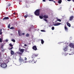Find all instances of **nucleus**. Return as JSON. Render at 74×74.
I'll return each mask as SVG.
<instances>
[{"label": "nucleus", "instance_id": "f257e3e1", "mask_svg": "<svg viewBox=\"0 0 74 74\" xmlns=\"http://www.w3.org/2000/svg\"><path fill=\"white\" fill-rule=\"evenodd\" d=\"M38 56V54H34L32 56V60L31 61V63L34 64V63H36L37 62V60H34V58Z\"/></svg>", "mask_w": 74, "mask_h": 74}, {"label": "nucleus", "instance_id": "f03ea898", "mask_svg": "<svg viewBox=\"0 0 74 74\" xmlns=\"http://www.w3.org/2000/svg\"><path fill=\"white\" fill-rule=\"evenodd\" d=\"M0 66L1 67H2V68H4L5 69L6 68L7 66V64H5V63H2L1 62H0Z\"/></svg>", "mask_w": 74, "mask_h": 74}, {"label": "nucleus", "instance_id": "7ed1b4c3", "mask_svg": "<svg viewBox=\"0 0 74 74\" xmlns=\"http://www.w3.org/2000/svg\"><path fill=\"white\" fill-rule=\"evenodd\" d=\"M34 14L36 16H39L40 15V9L36 10L34 12Z\"/></svg>", "mask_w": 74, "mask_h": 74}, {"label": "nucleus", "instance_id": "20e7f679", "mask_svg": "<svg viewBox=\"0 0 74 74\" xmlns=\"http://www.w3.org/2000/svg\"><path fill=\"white\" fill-rule=\"evenodd\" d=\"M19 62H23V63H27V62L26 61H25L24 60L22 59L21 58L19 59Z\"/></svg>", "mask_w": 74, "mask_h": 74}, {"label": "nucleus", "instance_id": "39448f33", "mask_svg": "<svg viewBox=\"0 0 74 74\" xmlns=\"http://www.w3.org/2000/svg\"><path fill=\"white\" fill-rule=\"evenodd\" d=\"M69 46L71 48H74V44L73 43H71L69 44Z\"/></svg>", "mask_w": 74, "mask_h": 74}, {"label": "nucleus", "instance_id": "423d86ee", "mask_svg": "<svg viewBox=\"0 0 74 74\" xmlns=\"http://www.w3.org/2000/svg\"><path fill=\"white\" fill-rule=\"evenodd\" d=\"M18 33L19 36H22V32H21L20 30H18Z\"/></svg>", "mask_w": 74, "mask_h": 74}, {"label": "nucleus", "instance_id": "0eeeda50", "mask_svg": "<svg viewBox=\"0 0 74 74\" xmlns=\"http://www.w3.org/2000/svg\"><path fill=\"white\" fill-rule=\"evenodd\" d=\"M68 49V46H66V47H64L63 49V50L64 51V52H66V51H67Z\"/></svg>", "mask_w": 74, "mask_h": 74}, {"label": "nucleus", "instance_id": "6e6552de", "mask_svg": "<svg viewBox=\"0 0 74 74\" xmlns=\"http://www.w3.org/2000/svg\"><path fill=\"white\" fill-rule=\"evenodd\" d=\"M73 18H74V16H70L69 18V21H73Z\"/></svg>", "mask_w": 74, "mask_h": 74}, {"label": "nucleus", "instance_id": "1a4fd4ad", "mask_svg": "<svg viewBox=\"0 0 74 74\" xmlns=\"http://www.w3.org/2000/svg\"><path fill=\"white\" fill-rule=\"evenodd\" d=\"M32 49H34V51H37V48L36 45L33 46Z\"/></svg>", "mask_w": 74, "mask_h": 74}, {"label": "nucleus", "instance_id": "9d476101", "mask_svg": "<svg viewBox=\"0 0 74 74\" xmlns=\"http://www.w3.org/2000/svg\"><path fill=\"white\" fill-rule=\"evenodd\" d=\"M61 24L59 23H55L54 24V26H59Z\"/></svg>", "mask_w": 74, "mask_h": 74}, {"label": "nucleus", "instance_id": "9b49d317", "mask_svg": "<svg viewBox=\"0 0 74 74\" xmlns=\"http://www.w3.org/2000/svg\"><path fill=\"white\" fill-rule=\"evenodd\" d=\"M43 17L45 19H47V18H48V16L47 15H45L43 16Z\"/></svg>", "mask_w": 74, "mask_h": 74}, {"label": "nucleus", "instance_id": "f8f14e48", "mask_svg": "<svg viewBox=\"0 0 74 74\" xmlns=\"http://www.w3.org/2000/svg\"><path fill=\"white\" fill-rule=\"evenodd\" d=\"M9 19V17H5L3 18V20L4 21V20H6V19Z\"/></svg>", "mask_w": 74, "mask_h": 74}, {"label": "nucleus", "instance_id": "ddd939ff", "mask_svg": "<svg viewBox=\"0 0 74 74\" xmlns=\"http://www.w3.org/2000/svg\"><path fill=\"white\" fill-rule=\"evenodd\" d=\"M66 25L69 27H71V25H70V23H69V22H67L66 23Z\"/></svg>", "mask_w": 74, "mask_h": 74}, {"label": "nucleus", "instance_id": "4468645a", "mask_svg": "<svg viewBox=\"0 0 74 74\" xmlns=\"http://www.w3.org/2000/svg\"><path fill=\"white\" fill-rule=\"evenodd\" d=\"M64 29H65V31H66V32H67V31H68V30H69L68 29V28H67V27H66V26H65Z\"/></svg>", "mask_w": 74, "mask_h": 74}, {"label": "nucleus", "instance_id": "2eb2a0df", "mask_svg": "<svg viewBox=\"0 0 74 74\" xmlns=\"http://www.w3.org/2000/svg\"><path fill=\"white\" fill-rule=\"evenodd\" d=\"M20 51L21 52H22V53H23V52H24V49H20Z\"/></svg>", "mask_w": 74, "mask_h": 74}, {"label": "nucleus", "instance_id": "dca6fc26", "mask_svg": "<svg viewBox=\"0 0 74 74\" xmlns=\"http://www.w3.org/2000/svg\"><path fill=\"white\" fill-rule=\"evenodd\" d=\"M29 16V15L28 14H26L24 16V17L25 18H27V17H28Z\"/></svg>", "mask_w": 74, "mask_h": 74}, {"label": "nucleus", "instance_id": "f3484780", "mask_svg": "<svg viewBox=\"0 0 74 74\" xmlns=\"http://www.w3.org/2000/svg\"><path fill=\"white\" fill-rule=\"evenodd\" d=\"M41 44H43L44 43V40L42 39H41Z\"/></svg>", "mask_w": 74, "mask_h": 74}, {"label": "nucleus", "instance_id": "a211bd4d", "mask_svg": "<svg viewBox=\"0 0 74 74\" xmlns=\"http://www.w3.org/2000/svg\"><path fill=\"white\" fill-rule=\"evenodd\" d=\"M11 54L12 55H14V51L12 50H11Z\"/></svg>", "mask_w": 74, "mask_h": 74}, {"label": "nucleus", "instance_id": "6ab92c4d", "mask_svg": "<svg viewBox=\"0 0 74 74\" xmlns=\"http://www.w3.org/2000/svg\"><path fill=\"white\" fill-rule=\"evenodd\" d=\"M16 53H17V54H18L19 55H22V53H21L20 52H17Z\"/></svg>", "mask_w": 74, "mask_h": 74}, {"label": "nucleus", "instance_id": "aec40b11", "mask_svg": "<svg viewBox=\"0 0 74 74\" xmlns=\"http://www.w3.org/2000/svg\"><path fill=\"white\" fill-rule=\"evenodd\" d=\"M62 0H60L58 1V3H59V4H61V3H62Z\"/></svg>", "mask_w": 74, "mask_h": 74}, {"label": "nucleus", "instance_id": "412c9836", "mask_svg": "<svg viewBox=\"0 0 74 74\" xmlns=\"http://www.w3.org/2000/svg\"><path fill=\"white\" fill-rule=\"evenodd\" d=\"M10 29H15V28H14V27H12L10 28Z\"/></svg>", "mask_w": 74, "mask_h": 74}, {"label": "nucleus", "instance_id": "4be33fe9", "mask_svg": "<svg viewBox=\"0 0 74 74\" xmlns=\"http://www.w3.org/2000/svg\"><path fill=\"white\" fill-rule=\"evenodd\" d=\"M57 18V21H59V22H61V20H60V19H59L58 18Z\"/></svg>", "mask_w": 74, "mask_h": 74}, {"label": "nucleus", "instance_id": "5701e85b", "mask_svg": "<svg viewBox=\"0 0 74 74\" xmlns=\"http://www.w3.org/2000/svg\"><path fill=\"white\" fill-rule=\"evenodd\" d=\"M39 18L40 19H43V16H39Z\"/></svg>", "mask_w": 74, "mask_h": 74}, {"label": "nucleus", "instance_id": "b1692460", "mask_svg": "<svg viewBox=\"0 0 74 74\" xmlns=\"http://www.w3.org/2000/svg\"><path fill=\"white\" fill-rule=\"evenodd\" d=\"M31 29L32 28L30 27V28H29L28 29V31H29V32H31Z\"/></svg>", "mask_w": 74, "mask_h": 74}, {"label": "nucleus", "instance_id": "393cba45", "mask_svg": "<svg viewBox=\"0 0 74 74\" xmlns=\"http://www.w3.org/2000/svg\"><path fill=\"white\" fill-rule=\"evenodd\" d=\"M29 34H27L26 35V37H29Z\"/></svg>", "mask_w": 74, "mask_h": 74}, {"label": "nucleus", "instance_id": "a878e982", "mask_svg": "<svg viewBox=\"0 0 74 74\" xmlns=\"http://www.w3.org/2000/svg\"><path fill=\"white\" fill-rule=\"evenodd\" d=\"M12 41H13V42H15V40L14 39H12L11 40Z\"/></svg>", "mask_w": 74, "mask_h": 74}, {"label": "nucleus", "instance_id": "bb28decb", "mask_svg": "<svg viewBox=\"0 0 74 74\" xmlns=\"http://www.w3.org/2000/svg\"><path fill=\"white\" fill-rule=\"evenodd\" d=\"M4 47V45H1V49H3V47Z\"/></svg>", "mask_w": 74, "mask_h": 74}, {"label": "nucleus", "instance_id": "cd10ccee", "mask_svg": "<svg viewBox=\"0 0 74 74\" xmlns=\"http://www.w3.org/2000/svg\"><path fill=\"white\" fill-rule=\"evenodd\" d=\"M51 29L53 30H54V29H55V27H52L51 28Z\"/></svg>", "mask_w": 74, "mask_h": 74}, {"label": "nucleus", "instance_id": "c85d7f7f", "mask_svg": "<svg viewBox=\"0 0 74 74\" xmlns=\"http://www.w3.org/2000/svg\"><path fill=\"white\" fill-rule=\"evenodd\" d=\"M8 28H10V24H8Z\"/></svg>", "mask_w": 74, "mask_h": 74}, {"label": "nucleus", "instance_id": "c756f323", "mask_svg": "<svg viewBox=\"0 0 74 74\" xmlns=\"http://www.w3.org/2000/svg\"><path fill=\"white\" fill-rule=\"evenodd\" d=\"M31 29H33V28H34V26L33 25H31L30 26V27Z\"/></svg>", "mask_w": 74, "mask_h": 74}, {"label": "nucleus", "instance_id": "7c9ffc66", "mask_svg": "<svg viewBox=\"0 0 74 74\" xmlns=\"http://www.w3.org/2000/svg\"><path fill=\"white\" fill-rule=\"evenodd\" d=\"M11 4L10 3H9V4H8V5L7 6L8 7H10V6H11Z\"/></svg>", "mask_w": 74, "mask_h": 74}, {"label": "nucleus", "instance_id": "2f4dec72", "mask_svg": "<svg viewBox=\"0 0 74 74\" xmlns=\"http://www.w3.org/2000/svg\"><path fill=\"white\" fill-rule=\"evenodd\" d=\"M43 20L45 21V22H47L48 21V20L47 19H46L45 18H44Z\"/></svg>", "mask_w": 74, "mask_h": 74}, {"label": "nucleus", "instance_id": "473e14b6", "mask_svg": "<svg viewBox=\"0 0 74 74\" xmlns=\"http://www.w3.org/2000/svg\"><path fill=\"white\" fill-rule=\"evenodd\" d=\"M3 61V59L2 58H0V62H2Z\"/></svg>", "mask_w": 74, "mask_h": 74}, {"label": "nucleus", "instance_id": "72a5a7b5", "mask_svg": "<svg viewBox=\"0 0 74 74\" xmlns=\"http://www.w3.org/2000/svg\"><path fill=\"white\" fill-rule=\"evenodd\" d=\"M0 42H2V39L1 38H0Z\"/></svg>", "mask_w": 74, "mask_h": 74}, {"label": "nucleus", "instance_id": "f704fd0d", "mask_svg": "<svg viewBox=\"0 0 74 74\" xmlns=\"http://www.w3.org/2000/svg\"><path fill=\"white\" fill-rule=\"evenodd\" d=\"M9 45L11 47H12V46H13L12 45V44H11V43L9 44Z\"/></svg>", "mask_w": 74, "mask_h": 74}, {"label": "nucleus", "instance_id": "c9c22d12", "mask_svg": "<svg viewBox=\"0 0 74 74\" xmlns=\"http://www.w3.org/2000/svg\"><path fill=\"white\" fill-rule=\"evenodd\" d=\"M13 48V47H12L10 48L9 49V50H11V49H12Z\"/></svg>", "mask_w": 74, "mask_h": 74}, {"label": "nucleus", "instance_id": "e433bc0d", "mask_svg": "<svg viewBox=\"0 0 74 74\" xmlns=\"http://www.w3.org/2000/svg\"><path fill=\"white\" fill-rule=\"evenodd\" d=\"M3 33V32H0V35H1Z\"/></svg>", "mask_w": 74, "mask_h": 74}, {"label": "nucleus", "instance_id": "4c0bfd02", "mask_svg": "<svg viewBox=\"0 0 74 74\" xmlns=\"http://www.w3.org/2000/svg\"><path fill=\"white\" fill-rule=\"evenodd\" d=\"M41 32H45V30H41Z\"/></svg>", "mask_w": 74, "mask_h": 74}, {"label": "nucleus", "instance_id": "58836bf2", "mask_svg": "<svg viewBox=\"0 0 74 74\" xmlns=\"http://www.w3.org/2000/svg\"><path fill=\"white\" fill-rule=\"evenodd\" d=\"M24 60H27V58H26V57H25Z\"/></svg>", "mask_w": 74, "mask_h": 74}, {"label": "nucleus", "instance_id": "ea45409f", "mask_svg": "<svg viewBox=\"0 0 74 74\" xmlns=\"http://www.w3.org/2000/svg\"><path fill=\"white\" fill-rule=\"evenodd\" d=\"M28 62L29 63H32V61L30 60L28 61Z\"/></svg>", "mask_w": 74, "mask_h": 74}, {"label": "nucleus", "instance_id": "a19ab883", "mask_svg": "<svg viewBox=\"0 0 74 74\" xmlns=\"http://www.w3.org/2000/svg\"><path fill=\"white\" fill-rule=\"evenodd\" d=\"M2 31V29H0V32H2L1 31Z\"/></svg>", "mask_w": 74, "mask_h": 74}, {"label": "nucleus", "instance_id": "79ce46f5", "mask_svg": "<svg viewBox=\"0 0 74 74\" xmlns=\"http://www.w3.org/2000/svg\"><path fill=\"white\" fill-rule=\"evenodd\" d=\"M5 41H6V42H8V40H7V39H6L5 40Z\"/></svg>", "mask_w": 74, "mask_h": 74}, {"label": "nucleus", "instance_id": "37998d69", "mask_svg": "<svg viewBox=\"0 0 74 74\" xmlns=\"http://www.w3.org/2000/svg\"><path fill=\"white\" fill-rule=\"evenodd\" d=\"M50 1H53V0H49Z\"/></svg>", "mask_w": 74, "mask_h": 74}, {"label": "nucleus", "instance_id": "c03bdc74", "mask_svg": "<svg viewBox=\"0 0 74 74\" xmlns=\"http://www.w3.org/2000/svg\"><path fill=\"white\" fill-rule=\"evenodd\" d=\"M24 46H25V47H27V45L26 44H25L24 45Z\"/></svg>", "mask_w": 74, "mask_h": 74}, {"label": "nucleus", "instance_id": "a18cd8bd", "mask_svg": "<svg viewBox=\"0 0 74 74\" xmlns=\"http://www.w3.org/2000/svg\"><path fill=\"white\" fill-rule=\"evenodd\" d=\"M42 1H44V2L46 1H45V0H42Z\"/></svg>", "mask_w": 74, "mask_h": 74}, {"label": "nucleus", "instance_id": "49530a36", "mask_svg": "<svg viewBox=\"0 0 74 74\" xmlns=\"http://www.w3.org/2000/svg\"><path fill=\"white\" fill-rule=\"evenodd\" d=\"M2 58V57H1V55L0 56V59H1Z\"/></svg>", "mask_w": 74, "mask_h": 74}, {"label": "nucleus", "instance_id": "de8ad7c7", "mask_svg": "<svg viewBox=\"0 0 74 74\" xmlns=\"http://www.w3.org/2000/svg\"><path fill=\"white\" fill-rule=\"evenodd\" d=\"M67 1H71V0H67Z\"/></svg>", "mask_w": 74, "mask_h": 74}, {"label": "nucleus", "instance_id": "09e8293b", "mask_svg": "<svg viewBox=\"0 0 74 74\" xmlns=\"http://www.w3.org/2000/svg\"><path fill=\"white\" fill-rule=\"evenodd\" d=\"M25 14H26V15H27V12H25Z\"/></svg>", "mask_w": 74, "mask_h": 74}, {"label": "nucleus", "instance_id": "8fccbe9b", "mask_svg": "<svg viewBox=\"0 0 74 74\" xmlns=\"http://www.w3.org/2000/svg\"><path fill=\"white\" fill-rule=\"evenodd\" d=\"M22 34H23V35H25V33H23Z\"/></svg>", "mask_w": 74, "mask_h": 74}, {"label": "nucleus", "instance_id": "3c124183", "mask_svg": "<svg viewBox=\"0 0 74 74\" xmlns=\"http://www.w3.org/2000/svg\"><path fill=\"white\" fill-rule=\"evenodd\" d=\"M53 1H53V2H54V3H56L55 1H54L53 0Z\"/></svg>", "mask_w": 74, "mask_h": 74}, {"label": "nucleus", "instance_id": "603ef678", "mask_svg": "<svg viewBox=\"0 0 74 74\" xmlns=\"http://www.w3.org/2000/svg\"><path fill=\"white\" fill-rule=\"evenodd\" d=\"M15 14V12H14L13 13V14Z\"/></svg>", "mask_w": 74, "mask_h": 74}, {"label": "nucleus", "instance_id": "864d4df0", "mask_svg": "<svg viewBox=\"0 0 74 74\" xmlns=\"http://www.w3.org/2000/svg\"><path fill=\"white\" fill-rule=\"evenodd\" d=\"M73 2H74V0H73Z\"/></svg>", "mask_w": 74, "mask_h": 74}, {"label": "nucleus", "instance_id": "5fc2aeb1", "mask_svg": "<svg viewBox=\"0 0 74 74\" xmlns=\"http://www.w3.org/2000/svg\"><path fill=\"white\" fill-rule=\"evenodd\" d=\"M56 22H57V21H56Z\"/></svg>", "mask_w": 74, "mask_h": 74}, {"label": "nucleus", "instance_id": "6e6d98bb", "mask_svg": "<svg viewBox=\"0 0 74 74\" xmlns=\"http://www.w3.org/2000/svg\"><path fill=\"white\" fill-rule=\"evenodd\" d=\"M0 55H1V53H0Z\"/></svg>", "mask_w": 74, "mask_h": 74}]
</instances>
